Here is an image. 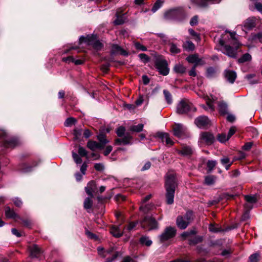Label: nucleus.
Wrapping results in <instances>:
<instances>
[{"mask_svg":"<svg viewBox=\"0 0 262 262\" xmlns=\"http://www.w3.org/2000/svg\"><path fill=\"white\" fill-rule=\"evenodd\" d=\"M236 33L226 31L219 39L221 47L220 50L224 54L231 58H236L237 50L241 44L235 37Z\"/></svg>","mask_w":262,"mask_h":262,"instance_id":"1","label":"nucleus"},{"mask_svg":"<svg viewBox=\"0 0 262 262\" xmlns=\"http://www.w3.org/2000/svg\"><path fill=\"white\" fill-rule=\"evenodd\" d=\"M177 186L176 173L168 172L165 176V188L166 190V201L168 204L173 203L175 189Z\"/></svg>","mask_w":262,"mask_h":262,"instance_id":"2","label":"nucleus"},{"mask_svg":"<svg viewBox=\"0 0 262 262\" xmlns=\"http://www.w3.org/2000/svg\"><path fill=\"white\" fill-rule=\"evenodd\" d=\"M194 220L192 211L188 210L183 215H178L176 220V225L181 229H185Z\"/></svg>","mask_w":262,"mask_h":262,"instance_id":"3","label":"nucleus"},{"mask_svg":"<svg viewBox=\"0 0 262 262\" xmlns=\"http://www.w3.org/2000/svg\"><path fill=\"white\" fill-rule=\"evenodd\" d=\"M196 111V107L187 99L181 100L177 106V113L179 114H186Z\"/></svg>","mask_w":262,"mask_h":262,"instance_id":"4","label":"nucleus"},{"mask_svg":"<svg viewBox=\"0 0 262 262\" xmlns=\"http://www.w3.org/2000/svg\"><path fill=\"white\" fill-rule=\"evenodd\" d=\"M80 43L87 42L89 45H92L94 49L98 50L102 47V44L97 39L96 35H88L86 37L81 36L79 38Z\"/></svg>","mask_w":262,"mask_h":262,"instance_id":"5","label":"nucleus"},{"mask_svg":"<svg viewBox=\"0 0 262 262\" xmlns=\"http://www.w3.org/2000/svg\"><path fill=\"white\" fill-rule=\"evenodd\" d=\"M141 224L143 228L148 230L157 229L158 228V223L152 216H145Z\"/></svg>","mask_w":262,"mask_h":262,"instance_id":"6","label":"nucleus"},{"mask_svg":"<svg viewBox=\"0 0 262 262\" xmlns=\"http://www.w3.org/2000/svg\"><path fill=\"white\" fill-rule=\"evenodd\" d=\"M98 254L103 258H106L105 262H112L115 258V250L113 247L104 250L102 247L98 248Z\"/></svg>","mask_w":262,"mask_h":262,"instance_id":"7","label":"nucleus"},{"mask_svg":"<svg viewBox=\"0 0 262 262\" xmlns=\"http://www.w3.org/2000/svg\"><path fill=\"white\" fill-rule=\"evenodd\" d=\"M176 231L174 227L171 226L166 227L163 232L159 236L160 241L163 243L173 238L176 235Z\"/></svg>","mask_w":262,"mask_h":262,"instance_id":"8","label":"nucleus"},{"mask_svg":"<svg viewBox=\"0 0 262 262\" xmlns=\"http://www.w3.org/2000/svg\"><path fill=\"white\" fill-rule=\"evenodd\" d=\"M155 66L160 74L166 76L168 74L169 70L167 68V61L162 58H157L155 61Z\"/></svg>","mask_w":262,"mask_h":262,"instance_id":"9","label":"nucleus"},{"mask_svg":"<svg viewBox=\"0 0 262 262\" xmlns=\"http://www.w3.org/2000/svg\"><path fill=\"white\" fill-rule=\"evenodd\" d=\"M137 223L136 222H131L127 226L126 228H124L123 231L120 232L119 231V230L118 228L116 226V238L117 237H120L123 234H125L126 236L125 241H127L128 238H129V235H128L126 233V231H130L132 230H133L135 227L136 226Z\"/></svg>","mask_w":262,"mask_h":262,"instance_id":"10","label":"nucleus"},{"mask_svg":"<svg viewBox=\"0 0 262 262\" xmlns=\"http://www.w3.org/2000/svg\"><path fill=\"white\" fill-rule=\"evenodd\" d=\"M195 124L200 128H205L210 125V120L207 117L201 116L195 120Z\"/></svg>","mask_w":262,"mask_h":262,"instance_id":"11","label":"nucleus"},{"mask_svg":"<svg viewBox=\"0 0 262 262\" xmlns=\"http://www.w3.org/2000/svg\"><path fill=\"white\" fill-rule=\"evenodd\" d=\"M186 128L180 123H176L173 126V135L177 137H181L185 134Z\"/></svg>","mask_w":262,"mask_h":262,"instance_id":"12","label":"nucleus"},{"mask_svg":"<svg viewBox=\"0 0 262 262\" xmlns=\"http://www.w3.org/2000/svg\"><path fill=\"white\" fill-rule=\"evenodd\" d=\"M204 99L206 101V103L208 106V107L205 106L204 105H202V107L206 111L210 110L211 112L214 111L215 107L213 102V101H215L216 99H215V98L212 95H211L210 96L206 95L204 96Z\"/></svg>","mask_w":262,"mask_h":262,"instance_id":"13","label":"nucleus"},{"mask_svg":"<svg viewBox=\"0 0 262 262\" xmlns=\"http://www.w3.org/2000/svg\"><path fill=\"white\" fill-rule=\"evenodd\" d=\"M201 139L207 145L212 144L215 140L213 135L208 132L202 133L201 135Z\"/></svg>","mask_w":262,"mask_h":262,"instance_id":"14","label":"nucleus"},{"mask_svg":"<svg viewBox=\"0 0 262 262\" xmlns=\"http://www.w3.org/2000/svg\"><path fill=\"white\" fill-rule=\"evenodd\" d=\"M29 249L30 252V256L32 258H37L43 253V250L36 245L30 246Z\"/></svg>","mask_w":262,"mask_h":262,"instance_id":"15","label":"nucleus"},{"mask_svg":"<svg viewBox=\"0 0 262 262\" xmlns=\"http://www.w3.org/2000/svg\"><path fill=\"white\" fill-rule=\"evenodd\" d=\"M85 190L90 196L93 198V193H95L97 190V185L95 182L93 181H90L85 187Z\"/></svg>","mask_w":262,"mask_h":262,"instance_id":"16","label":"nucleus"},{"mask_svg":"<svg viewBox=\"0 0 262 262\" xmlns=\"http://www.w3.org/2000/svg\"><path fill=\"white\" fill-rule=\"evenodd\" d=\"M225 77L227 81L231 83H233L236 78V73L231 70H226L224 72Z\"/></svg>","mask_w":262,"mask_h":262,"instance_id":"17","label":"nucleus"},{"mask_svg":"<svg viewBox=\"0 0 262 262\" xmlns=\"http://www.w3.org/2000/svg\"><path fill=\"white\" fill-rule=\"evenodd\" d=\"M86 146L92 151H94L97 149L103 148V145L92 140H90L88 142Z\"/></svg>","mask_w":262,"mask_h":262,"instance_id":"18","label":"nucleus"},{"mask_svg":"<svg viewBox=\"0 0 262 262\" xmlns=\"http://www.w3.org/2000/svg\"><path fill=\"white\" fill-rule=\"evenodd\" d=\"M219 111L220 114L225 115L228 113V104L224 101H220L217 103Z\"/></svg>","mask_w":262,"mask_h":262,"instance_id":"19","label":"nucleus"},{"mask_svg":"<svg viewBox=\"0 0 262 262\" xmlns=\"http://www.w3.org/2000/svg\"><path fill=\"white\" fill-rule=\"evenodd\" d=\"M186 59L188 62L194 63L195 66L200 64L201 61V59L199 58V56L197 54L189 55L187 57Z\"/></svg>","mask_w":262,"mask_h":262,"instance_id":"20","label":"nucleus"},{"mask_svg":"<svg viewBox=\"0 0 262 262\" xmlns=\"http://www.w3.org/2000/svg\"><path fill=\"white\" fill-rule=\"evenodd\" d=\"M127 17L126 13L120 14L118 12L116 14V25L123 24L126 20Z\"/></svg>","mask_w":262,"mask_h":262,"instance_id":"21","label":"nucleus"},{"mask_svg":"<svg viewBox=\"0 0 262 262\" xmlns=\"http://www.w3.org/2000/svg\"><path fill=\"white\" fill-rule=\"evenodd\" d=\"M5 141L7 147H14L19 144V140L16 138H12L10 139H5Z\"/></svg>","mask_w":262,"mask_h":262,"instance_id":"22","label":"nucleus"},{"mask_svg":"<svg viewBox=\"0 0 262 262\" xmlns=\"http://www.w3.org/2000/svg\"><path fill=\"white\" fill-rule=\"evenodd\" d=\"M132 139V137L128 134H126L121 139H116V145L117 144H123L126 145L130 143V141Z\"/></svg>","mask_w":262,"mask_h":262,"instance_id":"23","label":"nucleus"},{"mask_svg":"<svg viewBox=\"0 0 262 262\" xmlns=\"http://www.w3.org/2000/svg\"><path fill=\"white\" fill-rule=\"evenodd\" d=\"M173 71L177 74H183L186 72V68L182 64H176L173 67Z\"/></svg>","mask_w":262,"mask_h":262,"instance_id":"24","label":"nucleus"},{"mask_svg":"<svg viewBox=\"0 0 262 262\" xmlns=\"http://www.w3.org/2000/svg\"><path fill=\"white\" fill-rule=\"evenodd\" d=\"M221 0H201L200 1L198 5L201 8H205L208 6L209 2L212 3H219Z\"/></svg>","mask_w":262,"mask_h":262,"instance_id":"25","label":"nucleus"},{"mask_svg":"<svg viewBox=\"0 0 262 262\" xmlns=\"http://www.w3.org/2000/svg\"><path fill=\"white\" fill-rule=\"evenodd\" d=\"M179 154L183 156H190L192 154V150L191 147L189 146L183 147L181 150L178 151Z\"/></svg>","mask_w":262,"mask_h":262,"instance_id":"26","label":"nucleus"},{"mask_svg":"<svg viewBox=\"0 0 262 262\" xmlns=\"http://www.w3.org/2000/svg\"><path fill=\"white\" fill-rule=\"evenodd\" d=\"M183 48L186 51H192L195 49V45L190 41H186L183 45Z\"/></svg>","mask_w":262,"mask_h":262,"instance_id":"27","label":"nucleus"},{"mask_svg":"<svg viewBox=\"0 0 262 262\" xmlns=\"http://www.w3.org/2000/svg\"><path fill=\"white\" fill-rule=\"evenodd\" d=\"M6 216L8 218L16 219L18 217V215L9 207H7L5 210Z\"/></svg>","mask_w":262,"mask_h":262,"instance_id":"28","label":"nucleus"},{"mask_svg":"<svg viewBox=\"0 0 262 262\" xmlns=\"http://www.w3.org/2000/svg\"><path fill=\"white\" fill-rule=\"evenodd\" d=\"M255 27V21L253 19L248 18L244 23V27L248 30Z\"/></svg>","mask_w":262,"mask_h":262,"instance_id":"29","label":"nucleus"},{"mask_svg":"<svg viewBox=\"0 0 262 262\" xmlns=\"http://www.w3.org/2000/svg\"><path fill=\"white\" fill-rule=\"evenodd\" d=\"M116 54L127 56L128 53L127 51L122 48L119 46L116 45Z\"/></svg>","mask_w":262,"mask_h":262,"instance_id":"30","label":"nucleus"},{"mask_svg":"<svg viewBox=\"0 0 262 262\" xmlns=\"http://www.w3.org/2000/svg\"><path fill=\"white\" fill-rule=\"evenodd\" d=\"M144 127V124H139L137 125L131 126L129 128V130L131 132L139 133L143 130Z\"/></svg>","mask_w":262,"mask_h":262,"instance_id":"31","label":"nucleus"},{"mask_svg":"<svg viewBox=\"0 0 262 262\" xmlns=\"http://www.w3.org/2000/svg\"><path fill=\"white\" fill-rule=\"evenodd\" d=\"M203 237L201 236H196L189 239V244L190 245H195L202 242Z\"/></svg>","mask_w":262,"mask_h":262,"instance_id":"32","label":"nucleus"},{"mask_svg":"<svg viewBox=\"0 0 262 262\" xmlns=\"http://www.w3.org/2000/svg\"><path fill=\"white\" fill-rule=\"evenodd\" d=\"M92 198H91V196L90 198L88 197L84 200L83 203V207L85 209H88L92 207L93 201L92 200Z\"/></svg>","mask_w":262,"mask_h":262,"instance_id":"33","label":"nucleus"},{"mask_svg":"<svg viewBox=\"0 0 262 262\" xmlns=\"http://www.w3.org/2000/svg\"><path fill=\"white\" fill-rule=\"evenodd\" d=\"M181 49L175 43H170V51L172 54H178L181 52Z\"/></svg>","mask_w":262,"mask_h":262,"instance_id":"34","label":"nucleus"},{"mask_svg":"<svg viewBox=\"0 0 262 262\" xmlns=\"http://www.w3.org/2000/svg\"><path fill=\"white\" fill-rule=\"evenodd\" d=\"M251 59V56L248 53H246L238 59V61L239 63H244L250 61Z\"/></svg>","mask_w":262,"mask_h":262,"instance_id":"35","label":"nucleus"},{"mask_svg":"<svg viewBox=\"0 0 262 262\" xmlns=\"http://www.w3.org/2000/svg\"><path fill=\"white\" fill-rule=\"evenodd\" d=\"M260 256L258 253H255L251 255L249 257V262H258Z\"/></svg>","mask_w":262,"mask_h":262,"instance_id":"36","label":"nucleus"},{"mask_svg":"<svg viewBox=\"0 0 262 262\" xmlns=\"http://www.w3.org/2000/svg\"><path fill=\"white\" fill-rule=\"evenodd\" d=\"M254 5L255 9L260 13H262V1L259 2L258 0H250Z\"/></svg>","mask_w":262,"mask_h":262,"instance_id":"37","label":"nucleus"},{"mask_svg":"<svg viewBox=\"0 0 262 262\" xmlns=\"http://www.w3.org/2000/svg\"><path fill=\"white\" fill-rule=\"evenodd\" d=\"M78 153L79 155L81 157H85L88 158V151L86 150L83 147L80 145L78 146Z\"/></svg>","mask_w":262,"mask_h":262,"instance_id":"38","label":"nucleus"},{"mask_svg":"<svg viewBox=\"0 0 262 262\" xmlns=\"http://www.w3.org/2000/svg\"><path fill=\"white\" fill-rule=\"evenodd\" d=\"M140 243L143 244L147 246H149L152 244V241L149 239L148 237L146 236H142L140 239Z\"/></svg>","mask_w":262,"mask_h":262,"instance_id":"39","label":"nucleus"},{"mask_svg":"<svg viewBox=\"0 0 262 262\" xmlns=\"http://www.w3.org/2000/svg\"><path fill=\"white\" fill-rule=\"evenodd\" d=\"M245 199L247 203L253 204L257 202V198L255 195H245Z\"/></svg>","mask_w":262,"mask_h":262,"instance_id":"40","label":"nucleus"},{"mask_svg":"<svg viewBox=\"0 0 262 262\" xmlns=\"http://www.w3.org/2000/svg\"><path fill=\"white\" fill-rule=\"evenodd\" d=\"M162 4L163 2L161 0H157L151 9L152 12H156L162 6Z\"/></svg>","mask_w":262,"mask_h":262,"instance_id":"41","label":"nucleus"},{"mask_svg":"<svg viewBox=\"0 0 262 262\" xmlns=\"http://www.w3.org/2000/svg\"><path fill=\"white\" fill-rule=\"evenodd\" d=\"M98 139L100 141V144L103 145V148L105 145L108 142V141L106 139V137L103 134H100L97 136Z\"/></svg>","mask_w":262,"mask_h":262,"instance_id":"42","label":"nucleus"},{"mask_svg":"<svg viewBox=\"0 0 262 262\" xmlns=\"http://www.w3.org/2000/svg\"><path fill=\"white\" fill-rule=\"evenodd\" d=\"M165 98L168 104H171L172 101V96L171 94L167 90L163 91Z\"/></svg>","mask_w":262,"mask_h":262,"instance_id":"43","label":"nucleus"},{"mask_svg":"<svg viewBox=\"0 0 262 262\" xmlns=\"http://www.w3.org/2000/svg\"><path fill=\"white\" fill-rule=\"evenodd\" d=\"M216 165V161L214 160H209L207 163V167L208 168V171L211 172L213 168Z\"/></svg>","mask_w":262,"mask_h":262,"instance_id":"44","label":"nucleus"},{"mask_svg":"<svg viewBox=\"0 0 262 262\" xmlns=\"http://www.w3.org/2000/svg\"><path fill=\"white\" fill-rule=\"evenodd\" d=\"M215 177L213 176H206L205 179V183L207 185H212L215 182Z\"/></svg>","mask_w":262,"mask_h":262,"instance_id":"45","label":"nucleus"},{"mask_svg":"<svg viewBox=\"0 0 262 262\" xmlns=\"http://www.w3.org/2000/svg\"><path fill=\"white\" fill-rule=\"evenodd\" d=\"M217 139L221 143L225 142L229 139L228 136L224 133L218 134Z\"/></svg>","mask_w":262,"mask_h":262,"instance_id":"46","label":"nucleus"},{"mask_svg":"<svg viewBox=\"0 0 262 262\" xmlns=\"http://www.w3.org/2000/svg\"><path fill=\"white\" fill-rule=\"evenodd\" d=\"M76 121V119L73 117L68 118L64 122V125L66 126H70L73 124H74Z\"/></svg>","mask_w":262,"mask_h":262,"instance_id":"47","label":"nucleus"},{"mask_svg":"<svg viewBox=\"0 0 262 262\" xmlns=\"http://www.w3.org/2000/svg\"><path fill=\"white\" fill-rule=\"evenodd\" d=\"M216 73V70L213 67H209L207 69V76L208 77H212Z\"/></svg>","mask_w":262,"mask_h":262,"instance_id":"48","label":"nucleus"},{"mask_svg":"<svg viewBox=\"0 0 262 262\" xmlns=\"http://www.w3.org/2000/svg\"><path fill=\"white\" fill-rule=\"evenodd\" d=\"M188 32L189 34L193 37H194V39L196 41L200 40V37L199 34L195 32L192 29H189L188 30Z\"/></svg>","mask_w":262,"mask_h":262,"instance_id":"49","label":"nucleus"},{"mask_svg":"<svg viewBox=\"0 0 262 262\" xmlns=\"http://www.w3.org/2000/svg\"><path fill=\"white\" fill-rule=\"evenodd\" d=\"M161 135H162V137H163L164 136V138H166V140L165 141L166 142V145L168 146H171L173 145V142L169 138L168 134H161Z\"/></svg>","mask_w":262,"mask_h":262,"instance_id":"50","label":"nucleus"},{"mask_svg":"<svg viewBox=\"0 0 262 262\" xmlns=\"http://www.w3.org/2000/svg\"><path fill=\"white\" fill-rule=\"evenodd\" d=\"M85 234L87 235V236L91 239H93L95 241H98L99 239L98 236H97L96 234L91 232L88 230H86L85 231Z\"/></svg>","mask_w":262,"mask_h":262,"instance_id":"51","label":"nucleus"},{"mask_svg":"<svg viewBox=\"0 0 262 262\" xmlns=\"http://www.w3.org/2000/svg\"><path fill=\"white\" fill-rule=\"evenodd\" d=\"M72 157L75 163L77 164H80L82 162V159L80 157L79 155H77L74 152H72Z\"/></svg>","mask_w":262,"mask_h":262,"instance_id":"52","label":"nucleus"},{"mask_svg":"<svg viewBox=\"0 0 262 262\" xmlns=\"http://www.w3.org/2000/svg\"><path fill=\"white\" fill-rule=\"evenodd\" d=\"M139 57L144 63H147L150 60V58L144 53L140 54Z\"/></svg>","mask_w":262,"mask_h":262,"instance_id":"53","label":"nucleus"},{"mask_svg":"<svg viewBox=\"0 0 262 262\" xmlns=\"http://www.w3.org/2000/svg\"><path fill=\"white\" fill-rule=\"evenodd\" d=\"M135 46L136 48L138 50H141L143 51H145L147 50L146 47L145 46L142 45V44H141L139 42H135Z\"/></svg>","mask_w":262,"mask_h":262,"instance_id":"54","label":"nucleus"},{"mask_svg":"<svg viewBox=\"0 0 262 262\" xmlns=\"http://www.w3.org/2000/svg\"><path fill=\"white\" fill-rule=\"evenodd\" d=\"M115 215H116V219H117V220H118L119 221H120V222L122 223V222H124V217L121 212L116 211Z\"/></svg>","mask_w":262,"mask_h":262,"instance_id":"55","label":"nucleus"},{"mask_svg":"<svg viewBox=\"0 0 262 262\" xmlns=\"http://www.w3.org/2000/svg\"><path fill=\"white\" fill-rule=\"evenodd\" d=\"M199 17L197 15L192 17L190 21V25L192 26L196 25L198 23Z\"/></svg>","mask_w":262,"mask_h":262,"instance_id":"56","label":"nucleus"},{"mask_svg":"<svg viewBox=\"0 0 262 262\" xmlns=\"http://www.w3.org/2000/svg\"><path fill=\"white\" fill-rule=\"evenodd\" d=\"M125 131V129L123 126H120L118 128L116 133L119 137H121Z\"/></svg>","mask_w":262,"mask_h":262,"instance_id":"57","label":"nucleus"},{"mask_svg":"<svg viewBox=\"0 0 262 262\" xmlns=\"http://www.w3.org/2000/svg\"><path fill=\"white\" fill-rule=\"evenodd\" d=\"M94 167L96 170L99 171H103L104 168V165L102 163H96Z\"/></svg>","mask_w":262,"mask_h":262,"instance_id":"58","label":"nucleus"},{"mask_svg":"<svg viewBox=\"0 0 262 262\" xmlns=\"http://www.w3.org/2000/svg\"><path fill=\"white\" fill-rule=\"evenodd\" d=\"M221 163L225 165L226 164H229L231 162H230V159L227 157H224L223 158L221 159Z\"/></svg>","mask_w":262,"mask_h":262,"instance_id":"59","label":"nucleus"},{"mask_svg":"<svg viewBox=\"0 0 262 262\" xmlns=\"http://www.w3.org/2000/svg\"><path fill=\"white\" fill-rule=\"evenodd\" d=\"M252 142H247L243 146V149L245 150H249L252 147Z\"/></svg>","mask_w":262,"mask_h":262,"instance_id":"60","label":"nucleus"},{"mask_svg":"<svg viewBox=\"0 0 262 262\" xmlns=\"http://www.w3.org/2000/svg\"><path fill=\"white\" fill-rule=\"evenodd\" d=\"M126 199V196L125 195H122L121 194H116V201H119L120 200L123 201H124Z\"/></svg>","mask_w":262,"mask_h":262,"instance_id":"61","label":"nucleus"},{"mask_svg":"<svg viewBox=\"0 0 262 262\" xmlns=\"http://www.w3.org/2000/svg\"><path fill=\"white\" fill-rule=\"evenodd\" d=\"M195 65H194V66L192 67L191 70L189 72V75L190 76L195 77L196 75V73L195 71V68H196Z\"/></svg>","mask_w":262,"mask_h":262,"instance_id":"62","label":"nucleus"},{"mask_svg":"<svg viewBox=\"0 0 262 262\" xmlns=\"http://www.w3.org/2000/svg\"><path fill=\"white\" fill-rule=\"evenodd\" d=\"M143 102V97L142 96H140L138 99L136 101L135 103L136 105L139 106L142 104Z\"/></svg>","mask_w":262,"mask_h":262,"instance_id":"63","label":"nucleus"},{"mask_svg":"<svg viewBox=\"0 0 262 262\" xmlns=\"http://www.w3.org/2000/svg\"><path fill=\"white\" fill-rule=\"evenodd\" d=\"M121 262H136L133 258L129 256L125 257Z\"/></svg>","mask_w":262,"mask_h":262,"instance_id":"64","label":"nucleus"}]
</instances>
